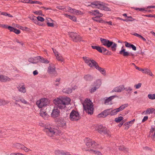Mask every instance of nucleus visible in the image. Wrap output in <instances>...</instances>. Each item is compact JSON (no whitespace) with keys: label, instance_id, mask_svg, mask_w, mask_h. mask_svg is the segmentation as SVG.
<instances>
[{"label":"nucleus","instance_id":"e433bc0d","mask_svg":"<svg viewBox=\"0 0 155 155\" xmlns=\"http://www.w3.org/2000/svg\"><path fill=\"white\" fill-rule=\"evenodd\" d=\"M155 109L152 108H148L145 111V114H152L155 111Z\"/></svg>","mask_w":155,"mask_h":155},{"label":"nucleus","instance_id":"5fc2aeb1","mask_svg":"<svg viewBox=\"0 0 155 155\" xmlns=\"http://www.w3.org/2000/svg\"><path fill=\"white\" fill-rule=\"evenodd\" d=\"M24 145L19 143H17L15 145V147L18 149H21Z\"/></svg>","mask_w":155,"mask_h":155},{"label":"nucleus","instance_id":"bf43d9fd","mask_svg":"<svg viewBox=\"0 0 155 155\" xmlns=\"http://www.w3.org/2000/svg\"><path fill=\"white\" fill-rule=\"evenodd\" d=\"M30 3H31V4L35 3V4H41V2H40L38 1H31V2H30Z\"/></svg>","mask_w":155,"mask_h":155},{"label":"nucleus","instance_id":"f03ea898","mask_svg":"<svg viewBox=\"0 0 155 155\" xmlns=\"http://www.w3.org/2000/svg\"><path fill=\"white\" fill-rule=\"evenodd\" d=\"M44 131L48 136L51 137L59 135L61 134L60 130L54 128L50 124L45 126Z\"/></svg>","mask_w":155,"mask_h":155},{"label":"nucleus","instance_id":"79ce46f5","mask_svg":"<svg viewBox=\"0 0 155 155\" xmlns=\"http://www.w3.org/2000/svg\"><path fill=\"white\" fill-rule=\"evenodd\" d=\"M56 57L58 61H60L61 62L64 61V59L60 55L58 54L56 56Z\"/></svg>","mask_w":155,"mask_h":155},{"label":"nucleus","instance_id":"a878e982","mask_svg":"<svg viewBox=\"0 0 155 155\" xmlns=\"http://www.w3.org/2000/svg\"><path fill=\"white\" fill-rule=\"evenodd\" d=\"M102 16H95V17H92V19L94 21L97 22L103 23L104 22V21L100 18Z\"/></svg>","mask_w":155,"mask_h":155},{"label":"nucleus","instance_id":"9b49d317","mask_svg":"<svg viewBox=\"0 0 155 155\" xmlns=\"http://www.w3.org/2000/svg\"><path fill=\"white\" fill-rule=\"evenodd\" d=\"M70 37L74 42H77L81 40V37L77 33L74 32H71L69 33Z\"/></svg>","mask_w":155,"mask_h":155},{"label":"nucleus","instance_id":"1a4fd4ad","mask_svg":"<svg viewBox=\"0 0 155 155\" xmlns=\"http://www.w3.org/2000/svg\"><path fill=\"white\" fill-rule=\"evenodd\" d=\"M69 118L71 121H77L80 119V115L78 111L73 110L70 113Z\"/></svg>","mask_w":155,"mask_h":155},{"label":"nucleus","instance_id":"13d9d810","mask_svg":"<svg viewBox=\"0 0 155 155\" xmlns=\"http://www.w3.org/2000/svg\"><path fill=\"white\" fill-rule=\"evenodd\" d=\"M141 84L140 83H139L135 85L134 87L136 89H139L141 87Z\"/></svg>","mask_w":155,"mask_h":155},{"label":"nucleus","instance_id":"e2e57ef3","mask_svg":"<svg viewBox=\"0 0 155 155\" xmlns=\"http://www.w3.org/2000/svg\"><path fill=\"white\" fill-rule=\"evenodd\" d=\"M14 32L17 34H18L20 33V31L19 30L15 28Z\"/></svg>","mask_w":155,"mask_h":155},{"label":"nucleus","instance_id":"69168bd1","mask_svg":"<svg viewBox=\"0 0 155 155\" xmlns=\"http://www.w3.org/2000/svg\"><path fill=\"white\" fill-rule=\"evenodd\" d=\"M56 8L59 10H63L64 9V8L62 6H57L56 7Z\"/></svg>","mask_w":155,"mask_h":155},{"label":"nucleus","instance_id":"2eb2a0df","mask_svg":"<svg viewBox=\"0 0 155 155\" xmlns=\"http://www.w3.org/2000/svg\"><path fill=\"white\" fill-rule=\"evenodd\" d=\"M119 54L124 57H127L129 55H134L133 54L126 51V49L124 48L123 46L122 47L120 51H119Z\"/></svg>","mask_w":155,"mask_h":155},{"label":"nucleus","instance_id":"c756f323","mask_svg":"<svg viewBox=\"0 0 155 155\" xmlns=\"http://www.w3.org/2000/svg\"><path fill=\"white\" fill-rule=\"evenodd\" d=\"M99 9L106 11H109L110 10V9L105 6L103 2L101 7H99Z\"/></svg>","mask_w":155,"mask_h":155},{"label":"nucleus","instance_id":"bb28decb","mask_svg":"<svg viewBox=\"0 0 155 155\" xmlns=\"http://www.w3.org/2000/svg\"><path fill=\"white\" fill-rule=\"evenodd\" d=\"M102 2L95 1L92 2L91 4L92 5V7H93V6L94 5L96 6L97 8L99 9V7H101V4H102Z\"/></svg>","mask_w":155,"mask_h":155},{"label":"nucleus","instance_id":"a18cd8bd","mask_svg":"<svg viewBox=\"0 0 155 155\" xmlns=\"http://www.w3.org/2000/svg\"><path fill=\"white\" fill-rule=\"evenodd\" d=\"M123 119V117H119L115 119V121L117 123H119Z\"/></svg>","mask_w":155,"mask_h":155},{"label":"nucleus","instance_id":"5701e85b","mask_svg":"<svg viewBox=\"0 0 155 155\" xmlns=\"http://www.w3.org/2000/svg\"><path fill=\"white\" fill-rule=\"evenodd\" d=\"M10 81L11 79L7 76L0 75V81L5 82Z\"/></svg>","mask_w":155,"mask_h":155},{"label":"nucleus","instance_id":"774afa93","mask_svg":"<svg viewBox=\"0 0 155 155\" xmlns=\"http://www.w3.org/2000/svg\"><path fill=\"white\" fill-rule=\"evenodd\" d=\"M52 50L54 53L55 54V56H56L57 55L59 54L58 52L55 49H54L53 48H52Z\"/></svg>","mask_w":155,"mask_h":155},{"label":"nucleus","instance_id":"3c124183","mask_svg":"<svg viewBox=\"0 0 155 155\" xmlns=\"http://www.w3.org/2000/svg\"><path fill=\"white\" fill-rule=\"evenodd\" d=\"M21 149L24 150L26 152H28L30 151H31V150L27 148L24 145L22 146V147H21Z\"/></svg>","mask_w":155,"mask_h":155},{"label":"nucleus","instance_id":"ddd939ff","mask_svg":"<svg viewBox=\"0 0 155 155\" xmlns=\"http://www.w3.org/2000/svg\"><path fill=\"white\" fill-rule=\"evenodd\" d=\"M127 104H125L121 105L119 108L113 110L112 114L115 115H116L118 112L123 110L125 108L127 107Z\"/></svg>","mask_w":155,"mask_h":155},{"label":"nucleus","instance_id":"4468645a","mask_svg":"<svg viewBox=\"0 0 155 155\" xmlns=\"http://www.w3.org/2000/svg\"><path fill=\"white\" fill-rule=\"evenodd\" d=\"M124 90V85L122 84L115 87L111 92H120Z\"/></svg>","mask_w":155,"mask_h":155},{"label":"nucleus","instance_id":"39448f33","mask_svg":"<svg viewBox=\"0 0 155 155\" xmlns=\"http://www.w3.org/2000/svg\"><path fill=\"white\" fill-rule=\"evenodd\" d=\"M50 104L49 100L46 98H41L36 102V104L39 108H42L47 106Z\"/></svg>","mask_w":155,"mask_h":155},{"label":"nucleus","instance_id":"864d4df0","mask_svg":"<svg viewBox=\"0 0 155 155\" xmlns=\"http://www.w3.org/2000/svg\"><path fill=\"white\" fill-rule=\"evenodd\" d=\"M61 79L60 78H58L56 79L55 81V82L56 83L55 84V86H58L59 84L60 81Z\"/></svg>","mask_w":155,"mask_h":155},{"label":"nucleus","instance_id":"c85d7f7f","mask_svg":"<svg viewBox=\"0 0 155 155\" xmlns=\"http://www.w3.org/2000/svg\"><path fill=\"white\" fill-rule=\"evenodd\" d=\"M102 53L104 54L108 55H111L112 53L111 51H109L107 49L103 47H102Z\"/></svg>","mask_w":155,"mask_h":155},{"label":"nucleus","instance_id":"4c0bfd02","mask_svg":"<svg viewBox=\"0 0 155 155\" xmlns=\"http://www.w3.org/2000/svg\"><path fill=\"white\" fill-rule=\"evenodd\" d=\"M97 69L99 71H100L102 74H103L105 75L106 71L103 68L100 67L99 66H97Z\"/></svg>","mask_w":155,"mask_h":155},{"label":"nucleus","instance_id":"0e129e2a","mask_svg":"<svg viewBox=\"0 0 155 155\" xmlns=\"http://www.w3.org/2000/svg\"><path fill=\"white\" fill-rule=\"evenodd\" d=\"M8 28L10 31L14 32L15 28L10 26H8Z\"/></svg>","mask_w":155,"mask_h":155},{"label":"nucleus","instance_id":"20e7f679","mask_svg":"<svg viewBox=\"0 0 155 155\" xmlns=\"http://www.w3.org/2000/svg\"><path fill=\"white\" fill-rule=\"evenodd\" d=\"M100 41L102 45L106 46L107 48L111 47L112 50L113 51H115L117 45L113 42L110 41L108 40L101 38Z\"/></svg>","mask_w":155,"mask_h":155},{"label":"nucleus","instance_id":"7c9ffc66","mask_svg":"<svg viewBox=\"0 0 155 155\" xmlns=\"http://www.w3.org/2000/svg\"><path fill=\"white\" fill-rule=\"evenodd\" d=\"M18 91L21 92L25 93L26 92V89L25 85H22L18 87Z\"/></svg>","mask_w":155,"mask_h":155},{"label":"nucleus","instance_id":"f704fd0d","mask_svg":"<svg viewBox=\"0 0 155 155\" xmlns=\"http://www.w3.org/2000/svg\"><path fill=\"white\" fill-rule=\"evenodd\" d=\"M20 97L18 96H13L12 97V99L15 100L16 102L15 104L16 105H18V106L20 107V105L19 104H18L16 102L19 101V100Z\"/></svg>","mask_w":155,"mask_h":155},{"label":"nucleus","instance_id":"603ef678","mask_svg":"<svg viewBox=\"0 0 155 155\" xmlns=\"http://www.w3.org/2000/svg\"><path fill=\"white\" fill-rule=\"evenodd\" d=\"M36 18L38 21H40L41 22L44 21L45 20L44 18L40 16L37 17Z\"/></svg>","mask_w":155,"mask_h":155},{"label":"nucleus","instance_id":"9d476101","mask_svg":"<svg viewBox=\"0 0 155 155\" xmlns=\"http://www.w3.org/2000/svg\"><path fill=\"white\" fill-rule=\"evenodd\" d=\"M85 142L87 147L88 148L92 147H95L97 145V143L94 141H92L91 140L88 138H86L85 140Z\"/></svg>","mask_w":155,"mask_h":155},{"label":"nucleus","instance_id":"338daca9","mask_svg":"<svg viewBox=\"0 0 155 155\" xmlns=\"http://www.w3.org/2000/svg\"><path fill=\"white\" fill-rule=\"evenodd\" d=\"M148 119V116H145L143 117V119L142 120V122H144L146 120H147Z\"/></svg>","mask_w":155,"mask_h":155},{"label":"nucleus","instance_id":"72a5a7b5","mask_svg":"<svg viewBox=\"0 0 155 155\" xmlns=\"http://www.w3.org/2000/svg\"><path fill=\"white\" fill-rule=\"evenodd\" d=\"M47 22V25L49 27H53L54 26V24L52 23H50L49 21H53L50 18H48L46 19Z\"/></svg>","mask_w":155,"mask_h":155},{"label":"nucleus","instance_id":"7ed1b4c3","mask_svg":"<svg viewBox=\"0 0 155 155\" xmlns=\"http://www.w3.org/2000/svg\"><path fill=\"white\" fill-rule=\"evenodd\" d=\"M83 105L85 111L88 114L91 115L93 113L94 107L93 104L92 102L90 100L86 99L84 101Z\"/></svg>","mask_w":155,"mask_h":155},{"label":"nucleus","instance_id":"ea45409f","mask_svg":"<svg viewBox=\"0 0 155 155\" xmlns=\"http://www.w3.org/2000/svg\"><path fill=\"white\" fill-rule=\"evenodd\" d=\"M62 91L64 93L69 94L71 92L72 89L70 88L65 87L63 90Z\"/></svg>","mask_w":155,"mask_h":155},{"label":"nucleus","instance_id":"cd10ccee","mask_svg":"<svg viewBox=\"0 0 155 155\" xmlns=\"http://www.w3.org/2000/svg\"><path fill=\"white\" fill-rule=\"evenodd\" d=\"M84 79L87 81H92L93 79V77L90 74L84 75Z\"/></svg>","mask_w":155,"mask_h":155},{"label":"nucleus","instance_id":"052dcab7","mask_svg":"<svg viewBox=\"0 0 155 155\" xmlns=\"http://www.w3.org/2000/svg\"><path fill=\"white\" fill-rule=\"evenodd\" d=\"M14 41L15 42H17L18 43H20L21 45H23V43H22V42H20L18 39L16 38L14 40Z\"/></svg>","mask_w":155,"mask_h":155},{"label":"nucleus","instance_id":"c9c22d12","mask_svg":"<svg viewBox=\"0 0 155 155\" xmlns=\"http://www.w3.org/2000/svg\"><path fill=\"white\" fill-rule=\"evenodd\" d=\"M0 106L5 105L9 103V101L2 99H0Z\"/></svg>","mask_w":155,"mask_h":155},{"label":"nucleus","instance_id":"680f3d73","mask_svg":"<svg viewBox=\"0 0 155 155\" xmlns=\"http://www.w3.org/2000/svg\"><path fill=\"white\" fill-rule=\"evenodd\" d=\"M61 155H71L68 152H65L62 151Z\"/></svg>","mask_w":155,"mask_h":155},{"label":"nucleus","instance_id":"dca6fc26","mask_svg":"<svg viewBox=\"0 0 155 155\" xmlns=\"http://www.w3.org/2000/svg\"><path fill=\"white\" fill-rule=\"evenodd\" d=\"M60 115V111L57 107H54L52 110V112L51 114V116L55 118L58 117Z\"/></svg>","mask_w":155,"mask_h":155},{"label":"nucleus","instance_id":"f8f14e48","mask_svg":"<svg viewBox=\"0 0 155 155\" xmlns=\"http://www.w3.org/2000/svg\"><path fill=\"white\" fill-rule=\"evenodd\" d=\"M112 112L113 110H111V109H107L102 112L101 114H99L98 116L99 117H105L109 115L111 116L115 115L112 114Z\"/></svg>","mask_w":155,"mask_h":155},{"label":"nucleus","instance_id":"a211bd4d","mask_svg":"<svg viewBox=\"0 0 155 155\" xmlns=\"http://www.w3.org/2000/svg\"><path fill=\"white\" fill-rule=\"evenodd\" d=\"M39 114L45 120L47 119L49 116L47 113L46 111L43 109L40 110Z\"/></svg>","mask_w":155,"mask_h":155},{"label":"nucleus","instance_id":"2f4dec72","mask_svg":"<svg viewBox=\"0 0 155 155\" xmlns=\"http://www.w3.org/2000/svg\"><path fill=\"white\" fill-rule=\"evenodd\" d=\"M64 15L66 17L69 18L71 20L74 21H76L77 20L76 18L74 16L68 15L66 14H64Z\"/></svg>","mask_w":155,"mask_h":155},{"label":"nucleus","instance_id":"aec40b11","mask_svg":"<svg viewBox=\"0 0 155 155\" xmlns=\"http://www.w3.org/2000/svg\"><path fill=\"white\" fill-rule=\"evenodd\" d=\"M68 11L70 13H72L74 14L79 15L81 14V11H78V10L73 9L69 7L68 8Z\"/></svg>","mask_w":155,"mask_h":155},{"label":"nucleus","instance_id":"b1692460","mask_svg":"<svg viewBox=\"0 0 155 155\" xmlns=\"http://www.w3.org/2000/svg\"><path fill=\"white\" fill-rule=\"evenodd\" d=\"M83 149L85 151H89L90 152L96 155H102V153L101 152L97 150H93L92 149L89 150L87 148H84Z\"/></svg>","mask_w":155,"mask_h":155},{"label":"nucleus","instance_id":"a19ab883","mask_svg":"<svg viewBox=\"0 0 155 155\" xmlns=\"http://www.w3.org/2000/svg\"><path fill=\"white\" fill-rule=\"evenodd\" d=\"M91 47L93 49L97 50L99 52L102 53V47L99 46H92Z\"/></svg>","mask_w":155,"mask_h":155},{"label":"nucleus","instance_id":"412c9836","mask_svg":"<svg viewBox=\"0 0 155 155\" xmlns=\"http://www.w3.org/2000/svg\"><path fill=\"white\" fill-rule=\"evenodd\" d=\"M90 13L91 15H93L97 16H102L103 15L99 12V11L98 10H94L92 11L91 12H89Z\"/></svg>","mask_w":155,"mask_h":155},{"label":"nucleus","instance_id":"09e8293b","mask_svg":"<svg viewBox=\"0 0 155 155\" xmlns=\"http://www.w3.org/2000/svg\"><path fill=\"white\" fill-rule=\"evenodd\" d=\"M148 97L149 99L151 100L155 99V94H149L148 95Z\"/></svg>","mask_w":155,"mask_h":155},{"label":"nucleus","instance_id":"393cba45","mask_svg":"<svg viewBox=\"0 0 155 155\" xmlns=\"http://www.w3.org/2000/svg\"><path fill=\"white\" fill-rule=\"evenodd\" d=\"M124 43L125 44V46L126 47L129 48H131L134 51H136V47L134 45L131 44L130 43L126 41H125Z\"/></svg>","mask_w":155,"mask_h":155},{"label":"nucleus","instance_id":"f3484780","mask_svg":"<svg viewBox=\"0 0 155 155\" xmlns=\"http://www.w3.org/2000/svg\"><path fill=\"white\" fill-rule=\"evenodd\" d=\"M149 137L153 141H155V127L152 126L150 132Z\"/></svg>","mask_w":155,"mask_h":155},{"label":"nucleus","instance_id":"f257e3e1","mask_svg":"<svg viewBox=\"0 0 155 155\" xmlns=\"http://www.w3.org/2000/svg\"><path fill=\"white\" fill-rule=\"evenodd\" d=\"M71 101V99L67 97L60 96L53 100V103L59 109H64L66 106L69 104Z\"/></svg>","mask_w":155,"mask_h":155},{"label":"nucleus","instance_id":"6e6d98bb","mask_svg":"<svg viewBox=\"0 0 155 155\" xmlns=\"http://www.w3.org/2000/svg\"><path fill=\"white\" fill-rule=\"evenodd\" d=\"M125 90L126 91L130 92L132 90V89L130 87H124V90Z\"/></svg>","mask_w":155,"mask_h":155},{"label":"nucleus","instance_id":"6ab92c4d","mask_svg":"<svg viewBox=\"0 0 155 155\" xmlns=\"http://www.w3.org/2000/svg\"><path fill=\"white\" fill-rule=\"evenodd\" d=\"M117 96H112L109 97L107 98L105 100L104 104L106 105L112 104L111 100L113 99L115 97H117Z\"/></svg>","mask_w":155,"mask_h":155},{"label":"nucleus","instance_id":"de8ad7c7","mask_svg":"<svg viewBox=\"0 0 155 155\" xmlns=\"http://www.w3.org/2000/svg\"><path fill=\"white\" fill-rule=\"evenodd\" d=\"M36 18V17L35 16H34L32 18H31V20H32L33 21V22L35 24L39 25L38 22L37 20V19Z\"/></svg>","mask_w":155,"mask_h":155},{"label":"nucleus","instance_id":"58836bf2","mask_svg":"<svg viewBox=\"0 0 155 155\" xmlns=\"http://www.w3.org/2000/svg\"><path fill=\"white\" fill-rule=\"evenodd\" d=\"M37 60H38L37 57H35V58H30L28 59V61L32 63L35 64L38 62Z\"/></svg>","mask_w":155,"mask_h":155},{"label":"nucleus","instance_id":"4be33fe9","mask_svg":"<svg viewBox=\"0 0 155 155\" xmlns=\"http://www.w3.org/2000/svg\"><path fill=\"white\" fill-rule=\"evenodd\" d=\"M37 60L42 63L45 64H48L49 63V61L46 59H45L43 57L39 56L37 57Z\"/></svg>","mask_w":155,"mask_h":155},{"label":"nucleus","instance_id":"49530a36","mask_svg":"<svg viewBox=\"0 0 155 155\" xmlns=\"http://www.w3.org/2000/svg\"><path fill=\"white\" fill-rule=\"evenodd\" d=\"M101 84V82L100 80H98L94 83V85L96 87H97V85L99 84V87Z\"/></svg>","mask_w":155,"mask_h":155},{"label":"nucleus","instance_id":"4d7b16f0","mask_svg":"<svg viewBox=\"0 0 155 155\" xmlns=\"http://www.w3.org/2000/svg\"><path fill=\"white\" fill-rule=\"evenodd\" d=\"M62 151L59 150H56L55 151L54 153L56 155H61Z\"/></svg>","mask_w":155,"mask_h":155},{"label":"nucleus","instance_id":"423d86ee","mask_svg":"<svg viewBox=\"0 0 155 155\" xmlns=\"http://www.w3.org/2000/svg\"><path fill=\"white\" fill-rule=\"evenodd\" d=\"M95 130L98 131V132L101 134L106 135L107 136L110 137V131L106 127L100 125L96 126Z\"/></svg>","mask_w":155,"mask_h":155},{"label":"nucleus","instance_id":"c03bdc74","mask_svg":"<svg viewBox=\"0 0 155 155\" xmlns=\"http://www.w3.org/2000/svg\"><path fill=\"white\" fill-rule=\"evenodd\" d=\"M19 101L21 102L22 103L25 104H29V103L28 102L25 100L24 98H21L20 97Z\"/></svg>","mask_w":155,"mask_h":155},{"label":"nucleus","instance_id":"6e6552de","mask_svg":"<svg viewBox=\"0 0 155 155\" xmlns=\"http://www.w3.org/2000/svg\"><path fill=\"white\" fill-rule=\"evenodd\" d=\"M47 72L51 76L55 77L58 75L56 70L55 64L52 63H50L48 68Z\"/></svg>","mask_w":155,"mask_h":155},{"label":"nucleus","instance_id":"37998d69","mask_svg":"<svg viewBox=\"0 0 155 155\" xmlns=\"http://www.w3.org/2000/svg\"><path fill=\"white\" fill-rule=\"evenodd\" d=\"M99 84L97 85V87H96L94 86V87H92L90 90V92L92 93L95 92L98 88H99Z\"/></svg>","mask_w":155,"mask_h":155},{"label":"nucleus","instance_id":"473e14b6","mask_svg":"<svg viewBox=\"0 0 155 155\" xmlns=\"http://www.w3.org/2000/svg\"><path fill=\"white\" fill-rule=\"evenodd\" d=\"M143 73L147 74L151 76H152L153 75V74L150 70L148 68L144 69V71L143 72Z\"/></svg>","mask_w":155,"mask_h":155},{"label":"nucleus","instance_id":"0eeeda50","mask_svg":"<svg viewBox=\"0 0 155 155\" xmlns=\"http://www.w3.org/2000/svg\"><path fill=\"white\" fill-rule=\"evenodd\" d=\"M83 58L85 62L91 68L94 67L97 69L96 66H98L97 63L94 60H91L89 58L87 57H83Z\"/></svg>","mask_w":155,"mask_h":155},{"label":"nucleus","instance_id":"8fccbe9b","mask_svg":"<svg viewBox=\"0 0 155 155\" xmlns=\"http://www.w3.org/2000/svg\"><path fill=\"white\" fill-rule=\"evenodd\" d=\"M66 123L64 120H62L59 123V125L62 127H65L66 126Z\"/></svg>","mask_w":155,"mask_h":155}]
</instances>
